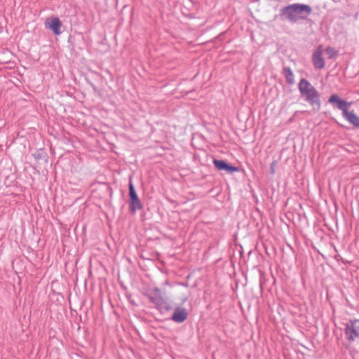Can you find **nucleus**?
Returning a JSON list of instances; mask_svg holds the SVG:
<instances>
[{
	"label": "nucleus",
	"mask_w": 359,
	"mask_h": 359,
	"mask_svg": "<svg viewBox=\"0 0 359 359\" xmlns=\"http://www.w3.org/2000/svg\"><path fill=\"white\" fill-rule=\"evenodd\" d=\"M129 195H130V210L132 212H135L137 210L142 208V203L139 199L134 186L132 182L129 184Z\"/></svg>",
	"instance_id": "39448f33"
},
{
	"label": "nucleus",
	"mask_w": 359,
	"mask_h": 359,
	"mask_svg": "<svg viewBox=\"0 0 359 359\" xmlns=\"http://www.w3.org/2000/svg\"><path fill=\"white\" fill-rule=\"evenodd\" d=\"M329 102L331 104H335L337 107L341 110L342 112L346 109H348L351 105V102H347L343 100H341L337 95L334 94L332 95L329 98Z\"/></svg>",
	"instance_id": "6e6552de"
},
{
	"label": "nucleus",
	"mask_w": 359,
	"mask_h": 359,
	"mask_svg": "<svg viewBox=\"0 0 359 359\" xmlns=\"http://www.w3.org/2000/svg\"><path fill=\"white\" fill-rule=\"evenodd\" d=\"M323 47L320 45L313 54L312 60L313 65L316 69H323L325 67V63L323 58Z\"/></svg>",
	"instance_id": "423d86ee"
},
{
	"label": "nucleus",
	"mask_w": 359,
	"mask_h": 359,
	"mask_svg": "<svg viewBox=\"0 0 359 359\" xmlns=\"http://www.w3.org/2000/svg\"><path fill=\"white\" fill-rule=\"evenodd\" d=\"M344 332L349 341L359 339V319L350 320L346 324Z\"/></svg>",
	"instance_id": "20e7f679"
},
{
	"label": "nucleus",
	"mask_w": 359,
	"mask_h": 359,
	"mask_svg": "<svg viewBox=\"0 0 359 359\" xmlns=\"http://www.w3.org/2000/svg\"><path fill=\"white\" fill-rule=\"evenodd\" d=\"M172 319L175 322L180 323V308L177 307L175 309Z\"/></svg>",
	"instance_id": "ddd939ff"
},
{
	"label": "nucleus",
	"mask_w": 359,
	"mask_h": 359,
	"mask_svg": "<svg viewBox=\"0 0 359 359\" xmlns=\"http://www.w3.org/2000/svg\"><path fill=\"white\" fill-rule=\"evenodd\" d=\"M325 51L329 58H334L337 55V51L332 47H327Z\"/></svg>",
	"instance_id": "f8f14e48"
},
{
	"label": "nucleus",
	"mask_w": 359,
	"mask_h": 359,
	"mask_svg": "<svg viewBox=\"0 0 359 359\" xmlns=\"http://www.w3.org/2000/svg\"><path fill=\"white\" fill-rule=\"evenodd\" d=\"M299 88L302 95L312 106L313 110L319 111L321 102L319 94L315 88L306 79H302L299 83Z\"/></svg>",
	"instance_id": "f03ea898"
},
{
	"label": "nucleus",
	"mask_w": 359,
	"mask_h": 359,
	"mask_svg": "<svg viewBox=\"0 0 359 359\" xmlns=\"http://www.w3.org/2000/svg\"><path fill=\"white\" fill-rule=\"evenodd\" d=\"M343 116L353 126L359 128V116L353 111L346 109L343 112Z\"/></svg>",
	"instance_id": "9d476101"
},
{
	"label": "nucleus",
	"mask_w": 359,
	"mask_h": 359,
	"mask_svg": "<svg viewBox=\"0 0 359 359\" xmlns=\"http://www.w3.org/2000/svg\"><path fill=\"white\" fill-rule=\"evenodd\" d=\"M281 12L290 21H297L306 19L311 13L312 8L309 5L294 4L283 8Z\"/></svg>",
	"instance_id": "f257e3e1"
},
{
	"label": "nucleus",
	"mask_w": 359,
	"mask_h": 359,
	"mask_svg": "<svg viewBox=\"0 0 359 359\" xmlns=\"http://www.w3.org/2000/svg\"><path fill=\"white\" fill-rule=\"evenodd\" d=\"M213 163L219 170H226L228 172H234L238 171L236 167L232 166L222 160L214 159Z\"/></svg>",
	"instance_id": "1a4fd4ad"
},
{
	"label": "nucleus",
	"mask_w": 359,
	"mask_h": 359,
	"mask_svg": "<svg viewBox=\"0 0 359 359\" xmlns=\"http://www.w3.org/2000/svg\"><path fill=\"white\" fill-rule=\"evenodd\" d=\"M187 318V313L184 310H181V322L184 321Z\"/></svg>",
	"instance_id": "4468645a"
},
{
	"label": "nucleus",
	"mask_w": 359,
	"mask_h": 359,
	"mask_svg": "<svg viewBox=\"0 0 359 359\" xmlns=\"http://www.w3.org/2000/svg\"><path fill=\"white\" fill-rule=\"evenodd\" d=\"M45 25L46 28L50 29L55 34L59 35L61 34L62 22L58 18L47 20Z\"/></svg>",
	"instance_id": "0eeeda50"
},
{
	"label": "nucleus",
	"mask_w": 359,
	"mask_h": 359,
	"mask_svg": "<svg viewBox=\"0 0 359 359\" xmlns=\"http://www.w3.org/2000/svg\"><path fill=\"white\" fill-rule=\"evenodd\" d=\"M284 74L286 78L287 81L289 83H294V75L292 72L289 68H285L284 69Z\"/></svg>",
	"instance_id": "9b49d317"
},
{
	"label": "nucleus",
	"mask_w": 359,
	"mask_h": 359,
	"mask_svg": "<svg viewBox=\"0 0 359 359\" xmlns=\"http://www.w3.org/2000/svg\"><path fill=\"white\" fill-rule=\"evenodd\" d=\"M147 297L161 313L173 309L172 302L166 299L160 290L156 287L150 290L147 293Z\"/></svg>",
	"instance_id": "7ed1b4c3"
}]
</instances>
